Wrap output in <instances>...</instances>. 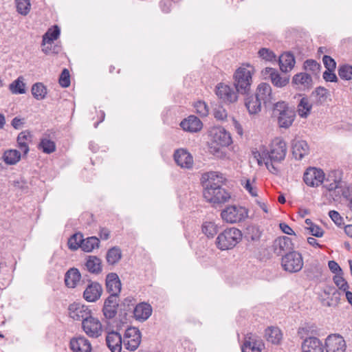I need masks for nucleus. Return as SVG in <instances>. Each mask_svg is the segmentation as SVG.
Instances as JSON below:
<instances>
[{"label":"nucleus","mask_w":352,"mask_h":352,"mask_svg":"<svg viewBox=\"0 0 352 352\" xmlns=\"http://www.w3.org/2000/svg\"><path fill=\"white\" fill-rule=\"evenodd\" d=\"M302 352H324L322 342L316 337L306 338L302 344Z\"/></svg>","instance_id":"obj_24"},{"label":"nucleus","mask_w":352,"mask_h":352,"mask_svg":"<svg viewBox=\"0 0 352 352\" xmlns=\"http://www.w3.org/2000/svg\"><path fill=\"white\" fill-rule=\"evenodd\" d=\"M261 342L251 338L245 339L241 350L242 352H261Z\"/></svg>","instance_id":"obj_35"},{"label":"nucleus","mask_w":352,"mask_h":352,"mask_svg":"<svg viewBox=\"0 0 352 352\" xmlns=\"http://www.w3.org/2000/svg\"><path fill=\"white\" fill-rule=\"evenodd\" d=\"M122 258V252L120 248L113 247L109 249L106 255L107 262L109 265H115L118 263Z\"/></svg>","instance_id":"obj_37"},{"label":"nucleus","mask_w":352,"mask_h":352,"mask_svg":"<svg viewBox=\"0 0 352 352\" xmlns=\"http://www.w3.org/2000/svg\"><path fill=\"white\" fill-rule=\"evenodd\" d=\"M324 173L322 169L309 167L303 175L305 183L311 187H317L324 181Z\"/></svg>","instance_id":"obj_11"},{"label":"nucleus","mask_w":352,"mask_h":352,"mask_svg":"<svg viewBox=\"0 0 352 352\" xmlns=\"http://www.w3.org/2000/svg\"><path fill=\"white\" fill-rule=\"evenodd\" d=\"M253 68L249 65L239 67L233 74V85L240 94H248L252 83Z\"/></svg>","instance_id":"obj_4"},{"label":"nucleus","mask_w":352,"mask_h":352,"mask_svg":"<svg viewBox=\"0 0 352 352\" xmlns=\"http://www.w3.org/2000/svg\"><path fill=\"white\" fill-rule=\"evenodd\" d=\"M70 348L73 352H91V345L85 337L72 338L70 341Z\"/></svg>","instance_id":"obj_27"},{"label":"nucleus","mask_w":352,"mask_h":352,"mask_svg":"<svg viewBox=\"0 0 352 352\" xmlns=\"http://www.w3.org/2000/svg\"><path fill=\"white\" fill-rule=\"evenodd\" d=\"M262 74L265 78L270 79L272 83L276 87H283L289 83V78L281 77L276 69L265 67L262 71Z\"/></svg>","instance_id":"obj_14"},{"label":"nucleus","mask_w":352,"mask_h":352,"mask_svg":"<svg viewBox=\"0 0 352 352\" xmlns=\"http://www.w3.org/2000/svg\"><path fill=\"white\" fill-rule=\"evenodd\" d=\"M69 316L76 320H81L85 322V320L91 317V311L85 305L79 303H74L70 305L69 307Z\"/></svg>","instance_id":"obj_16"},{"label":"nucleus","mask_w":352,"mask_h":352,"mask_svg":"<svg viewBox=\"0 0 352 352\" xmlns=\"http://www.w3.org/2000/svg\"><path fill=\"white\" fill-rule=\"evenodd\" d=\"M327 352H345L346 343L340 335H331L326 339Z\"/></svg>","instance_id":"obj_13"},{"label":"nucleus","mask_w":352,"mask_h":352,"mask_svg":"<svg viewBox=\"0 0 352 352\" xmlns=\"http://www.w3.org/2000/svg\"><path fill=\"white\" fill-rule=\"evenodd\" d=\"M215 94L224 103L232 104L238 100L239 93L230 85L220 82L215 87Z\"/></svg>","instance_id":"obj_8"},{"label":"nucleus","mask_w":352,"mask_h":352,"mask_svg":"<svg viewBox=\"0 0 352 352\" xmlns=\"http://www.w3.org/2000/svg\"><path fill=\"white\" fill-rule=\"evenodd\" d=\"M16 10L22 15H27L30 10V0H16Z\"/></svg>","instance_id":"obj_48"},{"label":"nucleus","mask_w":352,"mask_h":352,"mask_svg":"<svg viewBox=\"0 0 352 352\" xmlns=\"http://www.w3.org/2000/svg\"><path fill=\"white\" fill-rule=\"evenodd\" d=\"M82 235L81 234H74L68 240V247L72 250H76L78 248H81L82 242Z\"/></svg>","instance_id":"obj_46"},{"label":"nucleus","mask_w":352,"mask_h":352,"mask_svg":"<svg viewBox=\"0 0 352 352\" xmlns=\"http://www.w3.org/2000/svg\"><path fill=\"white\" fill-rule=\"evenodd\" d=\"M59 84L63 87H68L70 85V75L67 69H64L59 78Z\"/></svg>","instance_id":"obj_52"},{"label":"nucleus","mask_w":352,"mask_h":352,"mask_svg":"<svg viewBox=\"0 0 352 352\" xmlns=\"http://www.w3.org/2000/svg\"><path fill=\"white\" fill-rule=\"evenodd\" d=\"M60 35V29L57 25L54 28L49 29L43 36L42 46L46 44H51L54 41L56 40Z\"/></svg>","instance_id":"obj_36"},{"label":"nucleus","mask_w":352,"mask_h":352,"mask_svg":"<svg viewBox=\"0 0 352 352\" xmlns=\"http://www.w3.org/2000/svg\"><path fill=\"white\" fill-rule=\"evenodd\" d=\"M85 266L87 270L92 274H98L102 272L101 260L96 256H89Z\"/></svg>","instance_id":"obj_33"},{"label":"nucleus","mask_w":352,"mask_h":352,"mask_svg":"<svg viewBox=\"0 0 352 352\" xmlns=\"http://www.w3.org/2000/svg\"><path fill=\"white\" fill-rule=\"evenodd\" d=\"M279 226H280V230L285 234H287L288 235L295 234L294 230L285 223H280Z\"/></svg>","instance_id":"obj_64"},{"label":"nucleus","mask_w":352,"mask_h":352,"mask_svg":"<svg viewBox=\"0 0 352 352\" xmlns=\"http://www.w3.org/2000/svg\"><path fill=\"white\" fill-rule=\"evenodd\" d=\"M10 90L14 94H23L25 93V84L23 77L20 76L10 85Z\"/></svg>","instance_id":"obj_44"},{"label":"nucleus","mask_w":352,"mask_h":352,"mask_svg":"<svg viewBox=\"0 0 352 352\" xmlns=\"http://www.w3.org/2000/svg\"><path fill=\"white\" fill-rule=\"evenodd\" d=\"M102 292V286L97 282H90L83 292V297L87 302H96Z\"/></svg>","instance_id":"obj_19"},{"label":"nucleus","mask_w":352,"mask_h":352,"mask_svg":"<svg viewBox=\"0 0 352 352\" xmlns=\"http://www.w3.org/2000/svg\"><path fill=\"white\" fill-rule=\"evenodd\" d=\"M265 337L269 342L278 344L283 338V334L278 327H270L265 329Z\"/></svg>","instance_id":"obj_32"},{"label":"nucleus","mask_w":352,"mask_h":352,"mask_svg":"<svg viewBox=\"0 0 352 352\" xmlns=\"http://www.w3.org/2000/svg\"><path fill=\"white\" fill-rule=\"evenodd\" d=\"M21 158V153L16 149H9L6 151L3 155V160L8 165H14L20 161Z\"/></svg>","instance_id":"obj_34"},{"label":"nucleus","mask_w":352,"mask_h":352,"mask_svg":"<svg viewBox=\"0 0 352 352\" xmlns=\"http://www.w3.org/2000/svg\"><path fill=\"white\" fill-rule=\"evenodd\" d=\"M31 92L34 98L38 100H43L47 95V88L42 82L34 84L31 89Z\"/></svg>","instance_id":"obj_41"},{"label":"nucleus","mask_w":352,"mask_h":352,"mask_svg":"<svg viewBox=\"0 0 352 352\" xmlns=\"http://www.w3.org/2000/svg\"><path fill=\"white\" fill-rule=\"evenodd\" d=\"M328 95V90L322 87H317L311 94V96L315 98L316 103L319 105L326 102Z\"/></svg>","instance_id":"obj_40"},{"label":"nucleus","mask_w":352,"mask_h":352,"mask_svg":"<svg viewBox=\"0 0 352 352\" xmlns=\"http://www.w3.org/2000/svg\"><path fill=\"white\" fill-rule=\"evenodd\" d=\"M84 331L87 336L91 338H98L102 333V327L100 320L92 316L82 322Z\"/></svg>","instance_id":"obj_12"},{"label":"nucleus","mask_w":352,"mask_h":352,"mask_svg":"<svg viewBox=\"0 0 352 352\" xmlns=\"http://www.w3.org/2000/svg\"><path fill=\"white\" fill-rule=\"evenodd\" d=\"M160 7L164 13H169L171 10L172 1L170 0H161Z\"/></svg>","instance_id":"obj_60"},{"label":"nucleus","mask_w":352,"mask_h":352,"mask_svg":"<svg viewBox=\"0 0 352 352\" xmlns=\"http://www.w3.org/2000/svg\"><path fill=\"white\" fill-rule=\"evenodd\" d=\"M274 252L278 255H282L283 253L292 252L294 249V244L292 239L288 236H280L276 239L272 245Z\"/></svg>","instance_id":"obj_15"},{"label":"nucleus","mask_w":352,"mask_h":352,"mask_svg":"<svg viewBox=\"0 0 352 352\" xmlns=\"http://www.w3.org/2000/svg\"><path fill=\"white\" fill-rule=\"evenodd\" d=\"M174 160L181 168H191L193 165V157L186 150L177 149L174 153Z\"/></svg>","instance_id":"obj_17"},{"label":"nucleus","mask_w":352,"mask_h":352,"mask_svg":"<svg viewBox=\"0 0 352 352\" xmlns=\"http://www.w3.org/2000/svg\"><path fill=\"white\" fill-rule=\"evenodd\" d=\"M23 124L24 120L18 117L14 118L11 122V125L15 129H19Z\"/></svg>","instance_id":"obj_63"},{"label":"nucleus","mask_w":352,"mask_h":352,"mask_svg":"<svg viewBox=\"0 0 352 352\" xmlns=\"http://www.w3.org/2000/svg\"><path fill=\"white\" fill-rule=\"evenodd\" d=\"M272 116L276 118L279 127L289 128L296 118V110L284 101L276 102L272 108Z\"/></svg>","instance_id":"obj_3"},{"label":"nucleus","mask_w":352,"mask_h":352,"mask_svg":"<svg viewBox=\"0 0 352 352\" xmlns=\"http://www.w3.org/2000/svg\"><path fill=\"white\" fill-rule=\"evenodd\" d=\"M329 216L338 226L341 227L344 224V219L337 211L330 210L329 212Z\"/></svg>","instance_id":"obj_55"},{"label":"nucleus","mask_w":352,"mask_h":352,"mask_svg":"<svg viewBox=\"0 0 352 352\" xmlns=\"http://www.w3.org/2000/svg\"><path fill=\"white\" fill-rule=\"evenodd\" d=\"M306 276L310 280L318 278L321 274V267L318 264H313L305 271Z\"/></svg>","instance_id":"obj_49"},{"label":"nucleus","mask_w":352,"mask_h":352,"mask_svg":"<svg viewBox=\"0 0 352 352\" xmlns=\"http://www.w3.org/2000/svg\"><path fill=\"white\" fill-rule=\"evenodd\" d=\"M254 95L264 104L272 102L273 100L271 86L266 82L260 83Z\"/></svg>","instance_id":"obj_22"},{"label":"nucleus","mask_w":352,"mask_h":352,"mask_svg":"<svg viewBox=\"0 0 352 352\" xmlns=\"http://www.w3.org/2000/svg\"><path fill=\"white\" fill-rule=\"evenodd\" d=\"M202 232L208 238H212L218 232L217 226L212 221H205L201 226Z\"/></svg>","instance_id":"obj_45"},{"label":"nucleus","mask_w":352,"mask_h":352,"mask_svg":"<svg viewBox=\"0 0 352 352\" xmlns=\"http://www.w3.org/2000/svg\"><path fill=\"white\" fill-rule=\"evenodd\" d=\"M38 148L45 153L50 154L56 151V144L54 141L47 138H43L41 140Z\"/></svg>","instance_id":"obj_43"},{"label":"nucleus","mask_w":352,"mask_h":352,"mask_svg":"<svg viewBox=\"0 0 352 352\" xmlns=\"http://www.w3.org/2000/svg\"><path fill=\"white\" fill-rule=\"evenodd\" d=\"M212 146L214 147L215 151H219L220 147H225L230 145L232 139L229 133L226 132L224 129L216 128L211 131Z\"/></svg>","instance_id":"obj_10"},{"label":"nucleus","mask_w":352,"mask_h":352,"mask_svg":"<svg viewBox=\"0 0 352 352\" xmlns=\"http://www.w3.org/2000/svg\"><path fill=\"white\" fill-rule=\"evenodd\" d=\"M241 184L243 186L245 189L252 196V197H256L257 192L255 188L252 186L250 180V179H245L244 183H241Z\"/></svg>","instance_id":"obj_61"},{"label":"nucleus","mask_w":352,"mask_h":352,"mask_svg":"<svg viewBox=\"0 0 352 352\" xmlns=\"http://www.w3.org/2000/svg\"><path fill=\"white\" fill-rule=\"evenodd\" d=\"M121 282L116 273H109L106 277V287L110 295L118 296L121 291Z\"/></svg>","instance_id":"obj_21"},{"label":"nucleus","mask_w":352,"mask_h":352,"mask_svg":"<svg viewBox=\"0 0 352 352\" xmlns=\"http://www.w3.org/2000/svg\"><path fill=\"white\" fill-rule=\"evenodd\" d=\"M304 265L302 256L297 251L287 252L281 259L283 269L289 273L300 272Z\"/></svg>","instance_id":"obj_7"},{"label":"nucleus","mask_w":352,"mask_h":352,"mask_svg":"<svg viewBox=\"0 0 352 352\" xmlns=\"http://www.w3.org/2000/svg\"><path fill=\"white\" fill-rule=\"evenodd\" d=\"M338 75L344 80H352V66L345 64L340 65L338 68Z\"/></svg>","instance_id":"obj_47"},{"label":"nucleus","mask_w":352,"mask_h":352,"mask_svg":"<svg viewBox=\"0 0 352 352\" xmlns=\"http://www.w3.org/2000/svg\"><path fill=\"white\" fill-rule=\"evenodd\" d=\"M292 153L296 160H301L309 151V147L306 141L294 139L292 144Z\"/></svg>","instance_id":"obj_23"},{"label":"nucleus","mask_w":352,"mask_h":352,"mask_svg":"<svg viewBox=\"0 0 352 352\" xmlns=\"http://www.w3.org/2000/svg\"><path fill=\"white\" fill-rule=\"evenodd\" d=\"M100 241L96 236L88 237L82 239L81 249L87 252H90L96 248L99 247Z\"/></svg>","instance_id":"obj_42"},{"label":"nucleus","mask_w":352,"mask_h":352,"mask_svg":"<svg viewBox=\"0 0 352 352\" xmlns=\"http://www.w3.org/2000/svg\"><path fill=\"white\" fill-rule=\"evenodd\" d=\"M322 77L327 82H337L338 81V78H337L336 74L334 73V70L327 69L323 73Z\"/></svg>","instance_id":"obj_59"},{"label":"nucleus","mask_w":352,"mask_h":352,"mask_svg":"<svg viewBox=\"0 0 352 352\" xmlns=\"http://www.w3.org/2000/svg\"><path fill=\"white\" fill-rule=\"evenodd\" d=\"M223 177L217 172L205 173L201 176L203 196L213 206H221L231 199V195L223 186Z\"/></svg>","instance_id":"obj_1"},{"label":"nucleus","mask_w":352,"mask_h":352,"mask_svg":"<svg viewBox=\"0 0 352 352\" xmlns=\"http://www.w3.org/2000/svg\"><path fill=\"white\" fill-rule=\"evenodd\" d=\"M241 231L236 228H226L219 234L216 245L221 250H231L242 240Z\"/></svg>","instance_id":"obj_5"},{"label":"nucleus","mask_w":352,"mask_h":352,"mask_svg":"<svg viewBox=\"0 0 352 352\" xmlns=\"http://www.w3.org/2000/svg\"><path fill=\"white\" fill-rule=\"evenodd\" d=\"M258 53L259 56L265 60L272 61L275 60L274 53L267 48H261Z\"/></svg>","instance_id":"obj_54"},{"label":"nucleus","mask_w":352,"mask_h":352,"mask_svg":"<svg viewBox=\"0 0 352 352\" xmlns=\"http://www.w3.org/2000/svg\"><path fill=\"white\" fill-rule=\"evenodd\" d=\"M342 274L335 275L333 277V282L336 286L342 291L349 289V285L344 278L341 276Z\"/></svg>","instance_id":"obj_51"},{"label":"nucleus","mask_w":352,"mask_h":352,"mask_svg":"<svg viewBox=\"0 0 352 352\" xmlns=\"http://www.w3.org/2000/svg\"><path fill=\"white\" fill-rule=\"evenodd\" d=\"M328 266H329V268L330 269V270L333 273L336 274V275L339 274H342V269L340 268V267L339 266L338 263L336 262L335 261H329Z\"/></svg>","instance_id":"obj_62"},{"label":"nucleus","mask_w":352,"mask_h":352,"mask_svg":"<svg viewBox=\"0 0 352 352\" xmlns=\"http://www.w3.org/2000/svg\"><path fill=\"white\" fill-rule=\"evenodd\" d=\"M228 116L227 111L221 107H219L214 110V116L217 120H224Z\"/></svg>","instance_id":"obj_57"},{"label":"nucleus","mask_w":352,"mask_h":352,"mask_svg":"<svg viewBox=\"0 0 352 352\" xmlns=\"http://www.w3.org/2000/svg\"><path fill=\"white\" fill-rule=\"evenodd\" d=\"M295 58L290 52L283 54L279 57L280 69L283 72H288L291 71L295 65Z\"/></svg>","instance_id":"obj_30"},{"label":"nucleus","mask_w":352,"mask_h":352,"mask_svg":"<svg viewBox=\"0 0 352 352\" xmlns=\"http://www.w3.org/2000/svg\"><path fill=\"white\" fill-rule=\"evenodd\" d=\"M311 235L316 237H322L324 234V230L318 225L312 226V227H307Z\"/></svg>","instance_id":"obj_58"},{"label":"nucleus","mask_w":352,"mask_h":352,"mask_svg":"<svg viewBox=\"0 0 352 352\" xmlns=\"http://www.w3.org/2000/svg\"><path fill=\"white\" fill-rule=\"evenodd\" d=\"M322 61L327 69L335 70L336 63L331 56L324 55L322 58Z\"/></svg>","instance_id":"obj_56"},{"label":"nucleus","mask_w":352,"mask_h":352,"mask_svg":"<svg viewBox=\"0 0 352 352\" xmlns=\"http://www.w3.org/2000/svg\"><path fill=\"white\" fill-rule=\"evenodd\" d=\"M141 338V333L138 328L133 327L127 328L122 340L125 349L131 351H135L140 344Z\"/></svg>","instance_id":"obj_9"},{"label":"nucleus","mask_w":352,"mask_h":352,"mask_svg":"<svg viewBox=\"0 0 352 352\" xmlns=\"http://www.w3.org/2000/svg\"><path fill=\"white\" fill-rule=\"evenodd\" d=\"M194 107L196 110V112L199 113L201 116H208V109L205 102L198 101L195 104Z\"/></svg>","instance_id":"obj_53"},{"label":"nucleus","mask_w":352,"mask_h":352,"mask_svg":"<svg viewBox=\"0 0 352 352\" xmlns=\"http://www.w3.org/2000/svg\"><path fill=\"white\" fill-rule=\"evenodd\" d=\"M180 126L186 131L195 133L202 129L203 124L197 117L190 116L181 122Z\"/></svg>","instance_id":"obj_25"},{"label":"nucleus","mask_w":352,"mask_h":352,"mask_svg":"<svg viewBox=\"0 0 352 352\" xmlns=\"http://www.w3.org/2000/svg\"><path fill=\"white\" fill-rule=\"evenodd\" d=\"M245 98V106L250 115H256L261 111L262 102L254 95H248Z\"/></svg>","instance_id":"obj_28"},{"label":"nucleus","mask_w":352,"mask_h":352,"mask_svg":"<svg viewBox=\"0 0 352 352\" xmlns=\"http://www.w3.org/2000/svg\"><path fill=\"white\" fill-rule=\"evenodd\" d=\"M32 135L28 131H21L17 136L16 142L18 147L24 156L27 155L30 151L29 145L32 143Z\"/></svg>","instance_id":"obj_26"},{"label":"nucleus","mask_w":352,"mask_h":352,"mask_svg":"<svg viewBox=\"0 0 352 352\" xmlns=\"http://www.w3.org/2000/svg\"><path fill=\"white\" fill-rule=\"evenodd\" d=\"M106 342L111 352H121L123 340L120 333L111 331L106 336Z\"/></svg>","instance_id":"obj_20"},{"label":"nucleus","mask_w":352,"mask_h":352,"mask_svg":"<svg viewBox=\"0 0 352 352\" xmlns=\"http://www.w3.org/2000/svg\"><path fill=\"white\" fill-rule=\"evenodd\" d=\"M118 307V296L116 295H109L105 300L102 309V312L107 319L113 318L116 314Z\"/></svg>","instance_id":"obj_18"},{"label":"nucleus","mask_w":352,"mask_h":352,"mask_svg":"<svg viewBox=\"0 0 352 352\" xmlns=\"http://www.w3.org/2000/svg\"><path fill=\"white\" fill-rule=\"evenodd\" d=\"M248 216V210L243 206L232 205L227 206L221 212L222 219L229 223L243 221Z\"/></svg>","instance_id":"obj_6"},{"label":"nucleus","mask_w":352,"mask_h":352,"mask_svg":"<svg viewBox=\"0 0 352 352\" xmlns=\"http://www.w3.org/2000/svg\"><path fill=\"white\" fill-rule=\"evenodd\" d=\"M287 151L286 142L279 138L275 139L271 144L270 151H263L259 153L260 159L258 160V163L260 164L263 162L270 173L277 175L279 173V168L276 164L285 160Z\"/></svg>","instance_id":"obj_2"},{"label":"nucleus","mask_w":352,"mask_h":352,"mask_svg":"<svg viewBox=\"0 0 352 352\" xmlns=\"http://www.w3.org/2000/svg\"><path fill=\"white\" fill-rule=\"evenodd\" d=\"M311 108L312 105L309 103L308 98H302L297 107L299 116L304 118H307L309 115Z\"/></svg>","instance_id":"obj_38"},{"label":"nucleus","mask_w":352,"mask_h":352,"mask_svg":"<svg viewBox=\"0 0 352 352\" xmlns=\"http://www.w3.org/2000/svg\"><path fill=\"white\" fill-rule=\"evenodd\" d=\"M321 68V65L316 60L312 59L307 60L304 63V69L311 72L314 74H317Z\"/></svg>","instance_id":"obj_50"},{"label":"nucleus","mask_w":352,"mask_h":352,"mask_svg":"<svg viewBox=\"0 0 352 352\" xmlns=\"http://www.w3.org/2000/svg\"><path fill=\"white\" fill-rule=\"evenodd\" d=\"M292 82L295 85H300L305 87H309L311 85L312 78L307 73H300L294 76Z\"/></svg>","instance_id":"obj_39"},{"label":"nucleus","mask_w":352,"mask_h":352,"mask_svg":"<svg viewBox=\"0 0 352 352\" xmlns=\"http://www.w3.org/2000/svg\"><path fill=\"white\" fill-rule=\"evenodd\" d=\"M152 314V307L149 304L142 302L135 306L133 309L134 317L137 320L145 321Z\"/></svg>","instance_id":"obj_29"},{"label":"nucleus","mask_w":352,"mask_h":352,"mask_svg":"<svg viewBox=\"0 0 352 352\" xmlns=\"http://www.w3.org/2000/svg\"><path fill=\"white\" fill-rule=\"evenodd\" d=\"M81 278L79 270L76 268L69 269L65 274V283L66 286L70 288L76 287L77 283L80 281Z\"/></svg>","instance_id":"obj_31"}]
</instances>
